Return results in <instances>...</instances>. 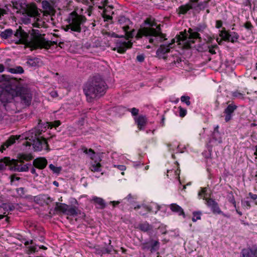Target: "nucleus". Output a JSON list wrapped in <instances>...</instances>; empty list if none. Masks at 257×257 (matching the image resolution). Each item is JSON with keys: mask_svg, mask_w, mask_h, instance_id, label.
<instances>
[{"mask_svg": "<svg viewBox=\"0 0 257 257\" xmlns=\"http://www.w3.org/2000/svg\"><path fill=\"white\" fill-rule=\"evenodd\" d=\"M26 140V142L24 143L27 147L33 146L35 151H41L42 149L46 150L47 149V142L46 140L43 136H41L40 134L37 133L36 130H32L29 132L22 135L11 136L6 143H5L0 147V152H3L4 150L9 146L14 144L16 140Z\"/></svg>", "mask_w": 257, "mask_h": 257, "instance_id": "nucleus-1", "label": "nucleus"}, {"mask_svg": "<svg viewBox=\"0 0 257 257\" xmlns=\"http://www.w3.org/2000/svg\"><path fill=\"white\" fill-rule=\"evenodd\" d=\"M15 39L13 40L16 44L22 43L31 50L37 48L49 49L51 44L49 41H46L43 36L37 30L33 29L28 35L23 30L20 29L17 30L14 35Z\"/></svg>", "mask_w": 257, "mask_h": 257, "instance_id": "nucleus-2", "label": "nucleus"}, {"mask_svg": "<svg viewBox=\"0 0 257 257\" xmlns=\"http://www.w3.org/2000/svg\"><path fill=\"white\" fill-rule=\"evenodd\" d=\"M107 89L105 82L99 76L94 77L85 85L83 90L89 102L103 96Z\"/></svg>", "mask_w": 257, "mask_h": 257, "instance_id": "nucleus-3", "label": "nucleus"}, {"mask_svg": "<svg viewBox=\"0 0 257 257\" xmlns=\"http://www.w3.org/2000/svg\"><path fill=\"white\" fill-rule=\"evenodd\" d=\"M146 41H149L154 45L162 41L163 37L160 29L156 25L155 19L151 17L146 18Z\"/></svg>", "mask_w": 257, "mask_h": 257, "instance_id": "nucleus-4", "label": "nucleus"}, {"mask_svg": "<svg viewBox=\"0 0 257 257\" xmlns=\"http://www.w3.org/2000/svg\"><path fill=\"white\" fill-rule=\"evenodd\" d=\"M32 159L31 154H20L19 160H11L10 158L5 157L0 160V170L5 169L7 166H10L11 169L19 172L26 171L28 167L26 165L22 166L20 163L24 160L29 161Z\"/></svg>", "mask_w": 257, "mask_h": 257, "instance_id": "nucleus-5", "label": "nucleus"}, {"mask_svg": "<svg viewBox=\"0 0 257 257\" xmlns=\"http://www.w3.org/2000/svg\"><path fill=\"white\" fill-rule=\"evenodd\" d=\"M26 17V18H23V22L25 23H32L34 27L39 28L45 26V22L41 19V14L35 4H32L28 6Z\"/></svg>", "mask_w": 257, "mask_h": 257, "instance_id": "nucleus-6", "label": "nucleus"}, {"mask_svg": "<svg viewBox=\"0 0 257 257\" xmlns=\"http://www.w3.org/2000/svg\"><path fill=\"white\" fill-rule=\"evenodd\" d=\"M67 21L68 24L64 28L65 31L80 32L81 26L85 22V18L74 12L70 14Z\"/></svg>", "mask_w": 257, "mask_h": 257, "instance_id": "nucleus-7", "label": "nucleus"}, {"mask_svg": "<svg viewBox=\"0 0 257 257\" xmlns=\"http://www.w3.org/2000/svg\"><path fill=\"white\" fill-rule=\"evenodd\" d=\"M199 34L189 29L187 32H180V35L176 37V42L178 45H182L186 48L190 47L192 44L194 43V40L199 39Z\"/></svg>", "mask_w": 257, "mask_h": 257, "instance_id": "nucleus-8", "label": "nucleus"}, {"mask_svg": "<svg viewBox=\"0 0 257 257\" xmlns=\"http://www.w3.org/2000/svg\"><path fill=\"white\" fill-rule=\"evenodd\" d=\"M82 150L83 152L87 154L92 160L90 167L91 170L94 172L101 171L100 158L97 157V155L95 154L94 151L92 149H87L85 148H83Z\"/></svg>", "mask_w": 257, "mask_h": 257, "instance_id": "nucleus-9", "label": "nucleus"}, {"mask_svg": "<svg viewBox=\"0 0 257 257\" xmlns=\"http://www.w3.org/2000/svg\"><path fill=\"white\" fill-rule=\"evenodd\" d=\"M18 95V92L15 89L7 86L5 89H3L1 91L0 102L3 104V106L5 107L6 102H10L14 97Z\"/></svg>", "mask_w": 257, "mask_h": 257, "instance_id": "nucleus-10", "label": "nucleus"}, {"mask_svg": "<svg viewBox=\"0 0 257 257\" xmlns=\"http://www.w3.org/2000/svg\"><path fill=\"white\" fill-rule=\"evenodd\" d=\"M206 192V188H202L201 191L198 193V196L200 197V198H203V199L206 200V204L209 207L211 208L213 212L218 213H220L221 211L218 206L217 203L214 200L211 199H207V193Z\"/></svg>", "mask_w": 257, "mask_h": 257, "instance_id": "nucleus-11", "label": "nucleus"}, {"mask_svg": "<svg viewBox=\"0 0 257 257\" xmlns=\"http://www.w3.org/2000/svg\"><path fill=\"white\" fill-rule=\"evenodd\" d=\"M132 45L131 41L126 38H122L118 40L116 43V47L113 49L116 50L118 53H124L127 49L131 48Z\"/></svg>", "mask_w": 257, "mask_h": 257, "instance_id": "nucleus-12", "label": "nucleus"}, {"mask_svg": "<svg viewBox=\"0 0 257 257\" xmlns=\"http://www.w3.org/2000/svg\"><path fill=\"white\" fill-rule=\"evenodd\" d=\"M133 116H135L134 119L138 128L140 130H143L145 127V117L143 115L137 116L139 112V109L136 108H133L129 109Z\"/></svg>", "mask_w": 257, "mask_h": 257, "instance_id": "nucleus-13", "label": "nucleus"}, {"mask_svg": "<svg viewBox=\"0 0 257 257\" xmlns=\"http://www.w3.org/2000/svg\"><path fill=\"white\" fill-rule=\"evenodd\" d=\"M100 5L98 6L99 9H104L103 17L105 20H108L111 19V15L113 13L112 11V7L110 6H107V0H101Z\"/></svg>", "mask_w": 257, "mask_h": 257, "instance_id": "nucleus-14", "label": "nucleus"}, {"mask_svg": "<svg viewBox=\"0 0 257 257\" xmlns=\"http://www.w3.org/2000/svg\"><path fill=\"white\" fill-rule=\"evenodd\" d=\"M218 126L216 125L212 133L211 139L209 142L210 146L211 147L217 146L222 143L221 135L218 131Z\"/></svg>", "mask_w": 257, "mask_h": 257, "instance_id": "nucleus-15", "label": "nucleus"}, {"mask_svg": "<svg viewBox=\"0 0 257 257\" xmlns=\"http://www.w3.org/2000/svg\"><path fill=\"white\" fill-rule=\"evenodd\" d=\"M220 36L223 40L230 41L232 43L236 42L239 38V36L236 33L233 32L228 33L226 31H222L220 32Z\"/></svg>", "mask_w": 257, "mask_h": 257, "instance_id": "nucleus-16", "label": "nucleus"}, {"mask_svg": "<svg viewBox=\"0 0 257 257\" xmlns=\"http://www.w3.org/2000/svg\"><path fill=\"white\" fill-rule=\"evenodd\" d=\"M242 257H257V247L253 246L251 248L242 249Z\"/></svg>", "mask_w": 257, "mask_h": 257, "instance_id": "nucleus-17", "label": "nucleus"}, {"mask_svg": "<svg viewBox=\"0 0 257 257\" xmlns=\"http://www.w3.org/2000/svg\"><path fill=\"white\" fill-rule=\"evenodd\" d=\"M122 29H123L124 32L125 33V35L128 37H132L134 35L136 34L135 31H133L131 34H128V30L129 29V27L126 26H122ZM145 35V28H141L136 33V37L138 38H142Z\"/></svg>", "mask_w": 257, "mask_h": 257, "instance_id": "nucleus-18", "label": "nucleus"}, {"mask_svg": "<svg viewBox=\"0 0 257 257\" xmlns=\"http://www.w3.org/2000/svg\"><path fill=\"white\" fill-rule=\"evenodd\" d=\"M159 211V205L154 202H147L146 204V214L150 213L152 214H156Z\"/></svg>", "mask_w": 257, "mask_h": 257, "instance_id": "nucleus-19", "label": "nucleus"}, {"mask_svg": "<svg viewBox=\"0 0 257 257\" xmlns=\"http://www.w3.org/2000/svg\"><path fill=\"white\" fill-rule=\"evenodd\" d=\"M236 108V105L233 104H230L225 109V120L226 122L229 121L231 119L232 113Z\"/></svg>", "mask_w": 257, "mask_h": 257, "instance_id": "nucleus-20", "label": "nucleus"}, {"mask_svg": "<svg viewBox=\"0 0 257 257\" xmlns=\"http://www.w3.org/2000/svg\"><path fill=\"white\" fill-rule=\"evenodd\" d=\"M169 208L173 213H176L179 216H183L184 218L185 217V213L183 208L176 203L170 204L169 205Z\"/></svg>", "mask_w": 257, "mask_h": 257, "instance_id": "nucleus-21", "label": "nucleus"}, {"mask_svg": "<svg viewBox=\"0 0 257 257\" xmlns=\"http://www.w3.org/2000/svg\"><path fill=\"white\" fill-rule=\"evenodd\" d=\"M22 102L26 105H29L31 101L32 96L30 93L26 90L21 93L20 94Z\"/></svg>", "mask_w": 257, "mask_h": 257, "instance_id": "nucleus-22", "label": "nucleus"}, {"mask_svg": "<svg viewBox=\"0 0 257 257\" xmlns=\"http://www.w3.org/2000/svg\"><path fill=\"white\" fill-rule=\"evenodd\" d=\"M176 42V40L173 39L172 43L167 45L161 46L160 48L158 49L157 54L160 56L161 54H165L170 51L171 48H173V44Z\"/></svg>", "mask_w": 257, "mask_h": 257, "instance_id": "nucleus-23", "label": "nucleus"}, {"mask_svg": "<svg viewBox=\"0 0 257 257\" xmlns=\"http://www.w3.org/2000/svg\"><path fill=\"white\" fill-rule=\"evenodd\" d=\"M47 164V161L44 158H38L34 160L33 162L34 166L40 169H44Z\"/></svg>", "mask_w": 257, "mask_h": 257, "instance_id": "nucleus-24", "label": "nucleus"}, {"mask_svg": "<svg viewBox=\"0 0 257 257\" xmlns=\"http://www.w3.org/2000/svg\"><path fill=\"white\" fill-rule=\"evenodd\" d=\"M147 247L148 249L153 252L157 251L159 248V242L157 240H151L147 243Z\"/></svg>", "mask_w": 257, "mask_h": 257, "instance_id": "nucleus-25", "label": "nucleus"}, {"mask_svg": "<svg viewBox=\"0 0 257 257\" xmlns=\"http://www.w3.org/2000/svg\"><path fill=\"white\" fill-rule=\"evenodd\" d=\"M186 149V146L182 144H173L170 146V150L174 153H183Z\"/></svg>", "mask_w": 257, "mask_h": 257, "instance_id": "nucleus-26", "label": "nucleus"}, {"mask_svg": "<svg viewBox=\"0 0 257 257\" xmlns=\"http://www.w3.org/2000/svg\"><path fill=\"white\" fill-rule=\"evenodd\" d=\"M156 128V124L152 123V121L147 120L146 119V132L147 134L150 133L153 134Z\"/></svg>", "mask_w": 257, "mask_h": 257, "instance_id": "nucleus-27", "label": "nucleus"}, {"mask_svg": "<svg viewBox=\"0 0 257 257\" xmlns=\"http://www.w3.org/2000/svg\"><path fill=\"white\" fill-rule=\"evenodd\" d=\"M193 9V4H187L179 7V14H185L190 9Z\"/></svg>", "mask_w": 257, "mask_h": 257, "instance_id": "nucleus-28", "label": "nucleus"}, {"mask_svg": "<svg viewBox=\"0 0 257 257\" xmlns=\"http://www.w3.org/2000/svg\"><path fill=\"white\" fill-rule=\"evenodd\" d=\"M172 174L174 175V178L178 181L179 183H181L179 180L180 170H168L167 174V176L168 177L169 176L171 177Z\"/></svg>", "mask_w": 257, "mask_h": 257, "instance_id": "nucleus-29", "label": "nucleus"}, {"mask_svg": "<svg viewBox=\"0 0 257 257\" xmlns=\"http://www.w3.org/2000/svg\"><path fill=\"white\" fill-rule=\"evenodd\" d=\"M9 72L13 74H21L24 72L23 69L21 66H17L15 68H8Z\"/></svg>", "mask_w": 257, "mask_h": 257, "instance_id": "nucleus-30", "label": "nucleus"}, {"mask_svg": "<svg viewBox=\"0 0 257 257\" xmlns=\"http://www.w3.org/2000/svg\"><path fill=\"white\" fill-rule=\"evenodd\" d=\"M91 200L96 203L99 207H103L104 206V200L101 198L93 196Z\"/></svg>", "mask_w": 257, "mask_h": 257, "instance_id": "nucleus-31", "label": "nucleus"}, {"mask_svg": "<svg viewBox=\"0 0 257 257\" xmlns=\"http://www.w3.org/2000/svg\"><path fill=\"white\" fill-rule=\"evenodd\" d=\"M207 4L208 2L207 1H204L203 2L200 3L197 6H195L193 4V9L196 11L202 10L207 7Z\"/></svg>", "mask_w": 257, "mask_h": 257, "instance_id": "nucleus-32", "label": "nucleus"}, {"mask_svg": "<svg viewBox=\"0 0 257 257\" xmlns=\"http://www.w3.org/2000/svg\"><path fill=\"white\" fill-rule=\"evenodd\" d=\"M169 208V205H159V211L161 213V215L163 216L165 215H168L169 213L167 212V209Z\"/></svg>", "mask_w": 257, "mask_h": 257, "instance_id": "nucleus-33", "label": "nucleus"}, {"mask_svg": "<svg viewBox=\"0 0 257 257\" xmlns=\"http://www.w3.org/2000/svg\"><path fill=\"white\" fill-rule=\"evenodd\" d=\"M13 33V31L11 29H7L1 32V36L2 38L6 39L11 37Z\"/></svg>", "mask_w": 257, "mask_h": 257, "instance_id": "nucleus-34", "label": "nucleus"}, {"mask_svg": "<svg viewBox=\"0 0 257 257\" xmlns=\"http://www.w3.org/2000/svg\"><path fill=\"white\" fill-rule=\"evenodd\" d=\"M64 214L70 216L76 215L77 214L76 208L75 207L69 206Z\"/></svg>", "mask_w": 257, "mask_h": 257, "instance_id": "nucleus-35", "label": "nucleus"}, {"mask_svg": "<svg viewBox=\"0 0 257 257\" xmlns=\"http://www.w3.org/2000/svg\"><path fill=\"white\" fill-rule=\"evenodd\" d=\"M61 123L59 120H56L53 122H46L45 124V127L52 128V127H57L60 125Z\"/></svg>", "mask_w": 257, "mask_h": 257, "instance_id": "nucleus-36", "label": "nucleus"}, {"mask_svg": "<svg viewBox=\"0 0 257 257\" xmlns=\"http://www.w3.org/2000/svg\"><path fill=\"white\" fill-rule=\"evenodd\" d=\"M69 205H68L64 203H57V208L58 210L65 213L67 209L68 208Z\"/></svg>", "mask_w": 257, "mask_h": 257, "instance_id": "nucleus-37", "label": "nucleus"}, {"mask_svg": "<svg viewBox=\"0 0 257 257\" xmlns=\"http://www.w3.org/2000/svg\"><path fill=\"white\" fill-rule=\"evenodd\" d=\"M137 199L136 196H133L131 194H128L125 198L123 199V201L125 203L126 201L130 203H131L133 202H135Z\"/></svg>", "mask_w": 257, "mask_h": 257, "instance_id": "nucleus-38", "label": "nucleus"}, {"mask_svg": "<svg viewBox=\"0 0 257 257\" xmlns=\"http://www.w3.org/2000/svg\"><path fill=\"white\" fill-rule=\"evenodd\" d=\"M43 8L48 12L52 11V8L49 3L47 1H43L42 3Z\"/></svg>", "mask_w": 257, "mask_h": 257, "instance_id": "nucleus-39", "label": "nucleus"}, {"mask_svg": "<svg viewBox=\"0 0 257 257\" xmlns=\"http://www.w3.org/2000/svg\"><path fill=\"white\" fill-rule=\"evenodd\" d=\"M49 168L54 173L56 174L59 173V172L61 170V167H55L54 165L52 164H50L49 165Z\"/></svg>", "mask_w": 257, "mask_h": 257, "instance_id": "nucleus-40", "label": "nucleus"}, {"mask_svg": "<svg viewBox=\"0 0 257 257\" xmlns=\"http://www.w3.org/2000/svg\"><path fill=\"white\" fill-rule=\"evenodd\" d=\"M192 221L196 222L197 220L201 219V213L200 212H195L193 214Z\"/></svg>", "mask_w": 257, "mask_h": 257, "instance_id": "nucleus-41", "label": "nucleus"}, {"mask_svg": "<svg viewBox=\"0 0 257 257\" xmlns=\"http://www.w3.org/2000/svg\"><path fill=\"white\" fill-rule=\"evenodd\" d=\"M181 101L185 103L188 106L190 104V97L188 96L183 95L181 97Z\"/></svg>", "mask_w": 257, "mask_h": 257, "instance_id": "nucleus-42", "label": "nucleus"}, {"mask_svg": "<svg viewBox=\"0 0 257 257\" xmlns=\"http://www.w3.org/2000/svg\"><path fill=\"white\" fill-rule=\"evenodd\" d=\"M244 94L238 91H235L232 92V96L235 98L242 99L244 97Z\"/></svg>", "mask_w": 257, "mask_h": 257, "instance_id": "nucleus-43", "label": "nucleus"}, {"mask_svg": "<svg viewBox=\"0 0 257 257\" xmlns=\"http://www.w3.org/2000/svg\"><path fill=\"white\" fill-rule=\"evenodd\" d=\"M187 111L185 109L181 107H179V115L180 117H184L186 114Z\"/></svg>", "mask_w": 257, "mask_h": 257, "instance_id": "nucleus-44", "label": "nucleus"}, {"mask_svg": "<svg viewBox=\"0 0 257 257\" xmlns=\"http://www.w3.org/2000/svg\"><path fill=\"white\" fill-rule=\"evenodd\" d=\"M114 167L115 168H117L119 170L122 171L121 172V174L122 175H124V172L123 171H125V169H126V167H125V166L122 165H114Z\"/></svg>", "mask_w": 257, "mask_h": 257, "instance_id": "nucleus-45", "label": "nucleus"}, {"mask_svg": "<svg viewBox=\"0 0 257 257\" xmlns=\"http://www.w3.org/2000/svg\"><path fill=\"white\" fill-rule=\"evenodd\" d=\"M30 243L31 244V245L29 248L31 252H35L38 250V246L33 244L32 240H30Z\"/></svg>", "mask_w": 257, "mask_h": 257, "instance_id": "nucleus-46", "label": "nucleus"}, {"mask_svg": "<svg viewBox=\"0 0 257 257\" xmlns=\"http://www.w3.org/2000/svg\"><path fill=\"white\" fill-rule=\"evenodd\" d=\"M241 204L243 207H245L247 209H248L250 207V202L247 200H242L241 201Z\"/></svg>", "mask_w": 257, "mask_h": 257, "instance_id": "nucleus-47", "label": "nucleus"}, {"mask_svg": "<svg viewBox=\"0 0 257 257\" xmlns=\"http://www.w3.org/2000/svg\"><path fill=\"white\" fill-rule=\"evenodd\" d=\"M133 165L135 168H138L143 165V163L141 162H133Z\"/></svg>", "mask_w": 257, "mask_h": 257, "instance_id": "nucleus-48", "label": "nucleus"}, {"mask_svg": "<svg viewBox=\"0 0 257 257\" xmlns=\"http://www.w3.org/2000/svg\"><path fill=\"white\" fill-rule=\"evenodd\" d=\"M17 192L19 196H22L24 194V189L23 188H18Z\"/></svg>", "mask_w": 257, "mask_h": 257, "instance_id": "nucleus-49", "label": "nucleus"}, {"mask_svg": "<svg viewBox=\"0 0 257 257\" xmlns=\"http://www.w3.org/2000/svg\"><path fill=\"white\" fill-rule=\"evenodd\" d=\"M154 227L152 225L148 224L147 225L146 224V228H145L146 231H154Z\"/></svg>", "mask_w": 257, "mask_h": 257, "instance_id": "nucleus-50", "label": "nucleus"}, {"mask_svg": "<svg viewBox=\"0 0 257 257\" xmlns=\"http://www.w3.org/2000/svg\"><path fill=\"white\" fill-rule=\"evenodd\" d=\"M202 155L203 156L206 158L207 159H209V157L210 156V151L208 152H204L202 153Z\"/></svg>", "mask_w": 257, "mask_h": 257, "instance_id": "nucleus-51", "label": "nucleus"}, {"mask_svg": "<svg viewBox=\"0 0 257 257\" xmlns=\"http://www.w3.org/2000/svg\"><path fill=\"white\" fill-rule=\"evenodd\" d=\"M28 64L31 66H34L35 64V59H30L27 62Z\"/></svg>", "mask_w": 257, "mask_h": 257, "instance_id": "nucleus-52", "label": "nucleus"}, {"mask_svg": "<svg viewBox=\"0 0 257 257\" xmlns=\"http://www.w3.org/2000/svg\"><path fill=\"white\" fill-rule=\"evenodd\" d=\"M249 197L253 200H256L257 199V195L253 194L252 193H249Z\"/></svg>", "mask_w": 257, "mask_h": 257, "instance_id": "nucleus-53", "label": "nucleus"}, {"mask_svg": "<svg viewBox=\"0 0 257 257\" xmlns=\"http://www.w3.org/2000/svg\"><path fill=\"white\" fill-rule=\"evenodd\" d=\"M137 60L139 62H143L144 60V57L143 55H139L137 56Z\"/></svg>", "mask_w": 257, "mask_h": 257, "instance_id": "nucleus-54", "label": "nucleus"}, {"mask_svg": "<svg viewBox=\"0 0 257 257\" xmlns=\"http://www.w3.org/2000/svg\"><path fill=\"white\" fill-rule=\"evenodd\" d=\"M222 26V23L221 21H217L216 23V27L217 28H220Z\"/></svg>", "mask_w": 257, "mask_h": 257, "instance_id": "nucleus-55", "label": "nucleus"}, {"mask_svg": "<svg viewBox=\"0 0 257 257\" xmlns=\"http://www.w3.org/2000/svg\"><path fill=\"white\" fill-rule=\"evenodd\" d=\"M209 52L212 54H215L216 52L215 51V50H214V47H212V48H209Z\"/></svg>", "mask_w": 257, "mask_h": 257, "instance_id": "nucleus-56", "label": "nucleus"}, {"mask_svg": "<svg viewBox=\"0 0 257 257\" xmlns=\"http://www.w3.org/2000/svg\"><path fill=\"white\" fill-rule=\"evenodd\" d=\"M108 35L112 37H117L118 36L114 33H109Z\"/></svg>", "mask_w": 257, "mask_h": 257, "instance_id": "nucleus-57", "label": "nucleus"}, {"mask_svg": "<svg viewBox=\"0 0 257 257\" xmlns=\"http://www.w3.org/2000/svg\"><path fill=\"white\" fill-rule=\"evenodd\" d=\"M5 70V67L3 64H0V73L3 72Z\"/></svg>", "mask_w": 257, "mask_h": 257, "instance_id": "nucleus-58", "label": "nucleus"}, {"mask_svg": "<svg viewBox=\"0 0 257 257\" xmlns=\"http://www.w3.org/2000/svg\"><path fill=\"white\" fill-rule=\"evenodd\" d=\"M5 14V11L0 8V17Z\"/></svg>", "mask_w": 257, "mask_h": 257, "instance_id": "nucleus-59", "label": "nucleus"}, {"mask_svg": "<svg viewBox=\"0 0 257 257\" xmlns=\"http://www.w3.org/2000/svg\"><path fill=\"white\" fill-rule=\"evenodd\" d=\"M149 109H152L153 110V114H156L157 113V110L153 107H151V108H148Z\"/></svg>", "mask_w": 257, "mask_h": 257, "instance_id": "nucleus-60", "label": "nucleus"}, {"mask_svg": "<svg viewBox=\"0 0 257 257\" xmlns=\"http://www.w3.org/2000/svg\"><path fill=\"white\" fill-rule=\"evenodd\" d=\"M8 206H9V209H7V211H8V210L11 211V210H13V209L14 208V206L9 205Z\"/></svg>", "mask_w": 257, "mask_h": 257, "instance_id": "nucleus-61", "label": "nucleus"}, {"mask_svg": "<svg viewBox=\"0 0 257 257\" xmlns=\"http://www.w3.org/2000/svg\"><path fill=\"white\" fill-rule=\"evenodd\" d=\"M15 179L16 180H18V178L17 177H12L11 178V182H12V183L14 182Z\"/></svg>", "mask_w": 257, "mask_h": 257, "instance_id": "nucleus-62", "label": "nucleus"}, {"mask_svg": "<svg viewBox=\"0 0 257 257\" xmlns=\"http://www.w3.org/2000/svg\"><path fill=\"white\" fill-rule=\"evenodd\" d=\"M120 203L119 201H113L112 202V203H113V205L115 206V205H117Z\"/></svg>", "mask_w": 257, "mask_h": 257, "instance_id": "nucleus-63", "label": "nucleus"}, {"mask_svg": "<svg viewBox=\"0 0 257 257\" xmlns=\"http://www.w3.org/2000/svg\"><path fill=\"white\" fill-rule=\"evenodd\" d=\"M254 154L256 156V158H257V146L255 147V151Z\"/></svg>", "mask_w": 257, "mask_h": 257, "instance_id": "nucleus-64", "label": "nucleus"}]
</instances>
